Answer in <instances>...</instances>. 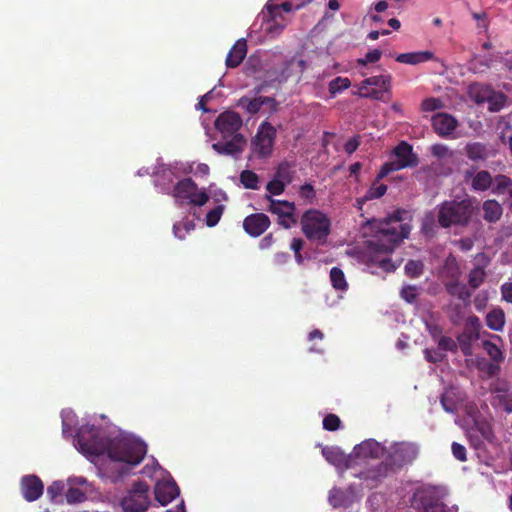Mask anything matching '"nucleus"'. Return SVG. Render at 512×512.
I'll list each match as a JSON object with an SVG mask.
<instances>
[{
	"label": "nucleus",
	"instance_id": "nucleus-6",
	"mask_svg": "<svg viewBox=\"0 0 512 512\" xmlns=\"http://www.w3.org/2000/svg\"><path fill=\"white\" fill-rule=\"evenodd\" d=\"M393 154L395 159L382 165L377 174V180L385 178L391 172L416 167L419 163L417 155L413 152V147L406 141H401L394 148Z\"/></svg>",
	"mask_w": 512,
	"mask_h": 512
},
{
	"label": "nucleus",
	"instance_id": "nucleus-9",
	"mask_svg": "<svg viewBox=\"0 0 512 512\" xmlns=\"http://www.w3.org/2000/svg\"><path fill=\"white\" fill-rule=\"evenodd\" d=\"M149 486L145 482H137L129 493L121 500L124 512H144L149 507Z\"/></svg>",
	"mask_w": 512,
	"mask_h": 512
},
{
	"label": "nucleus",
	"instance_id": "nucleus-35",
	"mask_svg": "<svg viewBox=\"0 0 512 512\" xmlns=\"http://www.w3.org/2000/svg\"><path fill=\"white\" fill-rule=\"evenodd\" d=\"M392 77L389 74L371 76L364 79V84L369 86H375L383 91H389L391 87Z\"/></svg>",
	"mask_w": 512,
	"mask_h": 512
},
{
	"label": "nucleus",
	"instance_id": "nucleus-1",
	"mask_svg": "<svg viewBox=\"0 0 512 512\" xmlns=\"http://www.w3.org/2000/svg\"><path fill=\"white\" fill-rule=\"evenodd\" d=\"M404 213L402 210H396L384 218L379 225L378 239L369 241V251L374 254L372 261L386 272L396 269L388 255L398 243L408 237L411 230L407 223H403Z\"/></svg>",
	"mask_w": 512,
	"mask_h": 512
},
{
	"label": "nucleus",
	"instance_id": "nucleus-15",
	"mask_svg": "<svg viewBox=\"0 0 512 512\" xmlns=\"http://www.w3.org/2000/svg\"><path fill=\"white\" fill-rule=\"evenodd\" d=\"M20 489L24 499L33 502L42 496L44 485L38 476L26 475L21 479Z\"/></svg>",
	"mask_w": 512,
	"mask_h": 512
},
{
	"label": "nucleus",
	"instance_id": "nucleus-40",
	"mask_svg": "<svg viewBox=\"0 0 512 512\" xmlns=\"http://www.w3.org/2000/svg\"><path fill=\"white\" fill-rule=\"evenodd\" d=\"M351 85V82L346 77H336L329 83V93L332 97H334L337 93H340L346 89H348Z\"/></svg>",
	"mask_w": 512,
	"mask_h": 512
},
{
	"label": "nucleus",
	"instance_id": "nucleus-8",
	"mask_svg": "<svg viewBox=\"0 0 512 512\" xmlns=\"http://www.w3.org/2000/svg\"><path fill=\"white\" fill-rule=\"evenodd\" d=\"M417 455L416 445L407 442L396 443L390 447L385 462L389 464L391 471L395 472L415 460Z\"/></svg>",
	"mask_w": 512,
	"mask_h": 512
},
{
	"label": "nucleus",
	"instance_id": "nucleus-48",
	"mask_svg": "<svg viewBox=\"0 0 512 512\" xmlns=\"http://www.w3.org/2000/svg\"><path fill=\"white\" fill-rule=\"evenodd\" d=\"M223 212V205H218L212 210H210L206 215V225L208 227H214L220 221Z\"/></svg>",
	"mask_w": 512,
	"mask_h": 512
},
{
	"label": "nucleus",
	"instance_id": "nucleus-47",
	"mask_svg": "<svg viewBox=\"0 0 512 512\" xmlns=\"http://www.w3.org/2000/svg\"><path fill=\"white\" fill-rule=\"evenodd\" d=\"M483 347L493 361L501 362L503 360L502 351L496 344L486 340L483 342Z\"/></svg>",
	"mask_w": 512,
	"mask_h": 512
},
{
	"label": "nucleus",
	"instance_id": "nucleus-60",
	"mask_svg": "<svg viewBox=\"0 0 512 512\" xmlns=\"http://www.w3.org/2000/svg\"><path fill=\"white\" fill-rule=\"evenodd\" d=\"M401 297L408 303L415 302L417 298V289L415 286H404L400 292Z\"/></svg>",
	"mask_w": 512,
	"mask_h": 512
},
{
	"label": "nucleus",
	"instance_id": "nucleus-39",
	"mask_svg": "<svg viewBox=\"0 0 512 512\" xmlns=\"http://www.w3.org/2000/svg\"><path fill=\"white\" fill-rule=\"evenodd\" d=\"M485 276H486V273L482 267H480V266L475 267L474 269H472L470 271V273L468 275L469 286L472 289L479 288L482 285V283L484 282Z\"/></svg>",
	"mask_w": 512,
	"mask_h": 512
},
{
	"label": "nucleus",
	"instance_id": "nucleus-5",
	"mask_svg": "<svg viewBox=\"0 0 512 512\" xmlns=\"http://www.w3.org/2000/svg\"><path fill=\"white\" fill-rule=\"evenodd\" d=\"M75 440L84 454L100 456L105 452L108 453L109 444L94 425H82L77 431Z\"/></svg>",
	"mask_w": 512,
	"mask_h": 512
},
{
	"label": "nucleus",
	"instance_id": "nucleus-43",
	"mask_svg": "<svg viewBox=\"0 0 512 512\" xmlns=\"http://www.w3.org/2000/svg\"><path fill=\"white\" fill-rule=\"evenodd\" d=\"M443 276L449 278L448 281H457L460 276V269L455 259H447L444 269Z\"/></svg>",
	"mask_w": 512,
	"mask_h": 512
},
{
	"label": "nucleus",
	"instance_id": "nucleus-29",
	"mask_svg": "<svg viewBox=\"0 0 512 512\" xmlns=\"http://www.w3.org/2000/svg\"><path fill=\"white\" fill-rule=\"evenodd\" d=\"M352 502V495L349 492L337 488H334L330 491L329 503L334 508H346L349 507L352 504Z\"/></svg>",
	"mask_w": 512,
	"mask_h": 512
},
{
	"label": "nucleus",
	"instance_id": "nucleus-55",
	"mask_svg": "<svg viewBox=\"0 0 512 512\" xmlns=\"http://www.w3.org/2000/svg\"><path fill=\"white\" fill-rule=\"evenodd\" d=\"M449 318L450 321L455 325L459 324L463 320L464 313L462 306L460 304H454L449 306Z\"/></svg>",
	"mask_w": 512,
	"mask_h": 512
},
{
	"label": "nucleus",
	"instance_id": "nucleus-25",
	"mask_svg": "<svg viewBox=\"0 0 512 512\" xmlns=\"http://www.w3.org/2000/svg\"><path fill=\"white\" fill-rule=\"evenodd\" d=\"M494 89L484 83H474L469 86L468 95L476 104H483L489 100V96Z\"/></svg>",
	"mask_w": 512,
	"mask_h": 512
},
{
	"label": "nucleus",
	"instance_id": "nucleus-26",
	"mask_svg": "<svg viewBox=\"0 0 512 512\" xmlns=\"http://www.w3.org/2000/svg\"><path fill=\"white\" fill-rule=\"evenodd\" d=\"M483 219L488 223H495L500 220L503 208L495 199H488L482 204Z\"/></svg>",
	"mask_w": 512,
	"mask_h": 512
},
{
	"label": "nucleus",
	"instance_id": "nucleus-10",
	"mask_svg": "<svg viewBox=\"0 0 512 512\" xmlns=\"http://www.w3.org/2000/svg\"><path fill=\"white\" fill-rule=\"evenodd\" d=\"M276 138V129L267 121L263 122L251 141L253 152L260 158L271 155Z\"/></svg>",
	"mask_w": 512,
	"mask_h": 512
},
{
	"label": "nucleus",
	"instance_id": "nucleus-49",
	"mask_svg": "<svg viewBox=\"0 0 512 512\" xmlns=\"http://www.w3.org/2000/svg\"><path fill=\"white\" fill-rule=\"evenodd\" d=\"M369 85L364 84V80L360 83L358 96L362 98H371L379 100L381 98V91L377 89H369Z\"/></svg>",
	"mask_w": 512,
	"mask_h": 512
},
{
	"label": "nucleus",
	"instance_id": "nucleus-3",
	"mask_svg": "<svg viewBox=\"0 0 512 512\" xmlns=\"http://www.w3.org/2000/svg\"><path fill=\"white\" fill-rule=\"evenodd\" d=\"M300 225L304 236L319 245L325 244L331 233V220L317 209L306 210L301 216Z\"/></svg>",
	"mask_w": 512,
	"mask_h": 512
},
{
	"label": "nucleus",
	"instance_id": "nucleus-19",
	"mask_svg": "<svg viewBox=\"0 0 512 512\" xmlns=\"http://www.w3.org/2000/svg\"><path fill=\"white\" fill-rule=\"evenodd\" d=\"M155 499L163 506L172 502L179 495V488L174 481H158L154 488Z\"/></svg>",
	"mask_w": 512,
	"mask_h": 512
},
{
	"label": "nucleus",
	"instance_id": "nucleus-34",
	"mask_svg": "<svg viewBox=\"0 0 512 512\" xmlns=\"http://www.w3.org/2000/svg\"><path fill=\"white\" fill-rule=\"evenodd\" d=\"M507 96L500 91L493 90L489 96L488 110L491 112H499L506 104Z\"/></svg>",
	"mask_w": 512,
	"mask_h": 512
},
{
	"label": "nucleus",
	"instance_id": "nucleus-38",
	"mask_svg": "<svg viewBox=\"0 0 512 512\" xmlns=\"http://www.w3.org/2000/svg\"><path fill=\"white\" fill-rule=\"evenodd\" d=\"M240 183L246 189H259V176L252 170H243L240 173Z\"/></svg>",
	"mask_w": 512,
	"mask_h": 512
},
{
	"label": "nucleus",
	"instance_id": "nucleus-20",
	"mask_svg": "<svg viewBox=\"0 0 512 512\" xmlns=\"http://www.w3.org/2000/svg\"><path fill=\"white\" fill-rule=\"evenodd\" d=\"M246 140L242 134L234 135L231 140L212 144L213 150L218 154L236 156L242 153Z\"/></svg>",
	"mask_w": 512,
	"mask_h": 512
},
{
	"label": "nucleus",
	"instance_id": "nucleus-50",
	"mask_svg": "<svg viewBox=\"0 0 512 512\" xmlns=\"http://www.w3.org/2000/svg\"><path fill=\"white\" fill-rule=\"evenodd\" d=\"M475 426L477 431L481 434V436L487 440L488 442H491L494 438V433L491 425L485 421H477L475 422Z\"/></svg>",
	"mask_w": 512,
	"mask_h": 512
},
{
	"label": "nucleus",
	"instance_id": "nucleus-59",
	"mask_svg": "<svg viewBox=\"0 0 512 512\" xmlns=\"http://www.w3.org/2000/svg\"><path fill=\"white\" fill-rule=\"evenodd\" d=\"M422 110L425 112H432L442 108V102L438 98H427L421 104Z\"/></svg>",
	"mask_w": 512,
	"mask_h": 512
},
{
	"label": "nucleus",
	"instance_id": "nucleus-57",
	"mask_svg": "<svg viewBox=\"0 0 512 512\" xmlns=\"http://www.w3.org/2000/svg\"><path fill=\"white\" fill-rule=\"evenodd\" d=\"M299 195L304 200L308 201L309 203H312L316 197V191L310 183H305L302 186H300Z\"/></svg>",
	"mask_w": 512,
	"mask_h": 512
},
{
	"label": "nucleus",
	"instance_id": "nucleus-17",
	"mask_svg": "<svg viewBox=\"0 0 512 512\" xmlns=\"http://www.w3.org/2000/svg\"><path fill=\"white\" fill-rule=\"evenodd\" d=\"M464 179L466 182L470 180V188L475 192H484L491 188L493 177L487 170L475 172L473 169L465 171Z\"/></svg>",
	"mask_w": 512,
	"mask_h": 512
},
{
	"label": "nucleus",
	"instance_id": "nucleus-22",
	"mask_svg": "<svg viewBox=\"0 0 512 512\" xmlns=\"http://www.w3.org/2000/svg\"><path fill=\"white\" fill-rule=\"evenodd\" d=\"M247 54V42L244 38L239 39L235 42V44L231 47L230 51L227 54L225 64L228 68H236L238 67Z\"/></svg>",
	"mask_w": 512,
	"mask_h": 512
},
{
	"label": "nucleus",
	"instance_id": "nucleus-46",
	"mask_svg": "<svg viewBox=\"0 0 512 512\" xmlns=\"http://www.w3.org/2000/svg\"><path fill=\"white\" fill-rule=\"evenodd\" d=\"M66 501L69 504L81 503L86 500L85 492L76 487H69L65 492Z\"/></svg>",
	"mask_w": 512,
	"mask_h": 512
},
{
	"label": "nucleus",
	"instance_id": "nucleus-28",
	"mask_svg": "<svg viewBox=\"0 0 512 512\" xmlns=\"http://www.w3.org/2000/svg\"><path fill=\"white\" fill-rule=\"evenodd\" d=\"M465 153L474 162L485 161L489 157L487 146L480 142L468 143L465 147Z\"/></svg>",
	"mask_w": 512,
	"mask_h": 512
},
{
	"label": "nucleus",
	"instance_id": "nucleus-30",
	"mask_svg": "<svg viewBox=\"0 0 512 512\" xmlns=\"http://www.w3.org/2000/svg\"><path fill=\"white\" fill-rule=\"evenodd\" d=\"M269 102H274V99L270 98V97L260 96V97L254 98V99H250L248 97H242L239 100V104L241 106H243L249 114H252V115L258 113L259 110L261 109V107L265 103H269Z\"/></svg>",
	"mask_w": 512,
	"mask_h": 512
},
{
	"label": "nucleus",
	"instance_id": "nucleus-36",
	"mask_svg": "<svg viewBox=\"0 0 512 512\" xmlns=\"http://www.w3.org/2000/svg\"><path fill=\"white\" fill-rule=\"evenodd\" d=\"M512 185V180L509 176L498 174L493 178L491 191L493 194H504L505 191Z\"/></svg>",
	"mask_w": 512,
	"mask_h": 512
},
{
	"label": "nucleus",
	"instance_id": "nucleus-24",
	"mask_svg": "<svg viewBox=\"0 0 512 512\" xmlns=\"http://www.w3.org/2000/svg\"><path fill=\"white\" fill-rule=\"evenodd\" d=\"M435 59V55L431 51H416L401 53L396 57V61L408 65H417Z\"/></svg>",
	"mask_w": 512,
	"mask_h": 512
},
{
	"label": "nucleus",
	"instance_id": "nucleus-14",
	"mask_svg": "<svg viewBox=\"0 0 512 512\" xmlns=\"http://www.w3.org/2000/svg\"><path fill=\"white\" fill-rule=\"evenodd\" d=\"M354 455L358 459H379L386 453L383 445L374 439H367L354 447Z\"/></svg>",
	"mask_w": 512,
	"mask_h": 512
},
{
	"label": "nucleus",
	"instance_id": "nucleus-61",
	"mask_svg": "<svg viewBox=\"0 0 512 512\" xmlns=\"http://www.w3.org/2000/svg\"><path fill=\"white\" fill-rule=\"evenodd\" d=\"M381 56H382L381 50H379V49L371 50L365 55V58L358 59V64L366 65L367 63H375L380 60Z\"/></svg>",
	"mask_w": 512,
	"mask_h": 512
},
{
	"label": "nucleus",
	"instance_id": "nucleus-4",
	"mask_svg": "<svg viewBox=\"0 0 512 512\" xmlns=\"http://www.w3.org/2000/svg\"><path fill=\"white\" fill-rule=\"evenodd\" d=\"M147 453L144 442L134 438L117 439L109 443L108 456L114 461L136 466Z\"/></svg>",
	"mask_w": 512,
	"mask_h": 512
},
{
	"label": "nucleus",
	"instance_id": "nucleus-23",
	"mask_svg": "<svg viewBox=\"0 0 512 512\" xmlns=\"http://www.w3.org/2000/svg\"><path fill=\"white\" fill-rule=\"evenodd\" d=\"M322 455L327 460V462H329L336 468L347 469L350 466L349 458L338 447H333V446L324 447L322 449Z\"/></svg>",
	"mask_w": 512,
	"mask_h": 512
},
{
	"label": "nucleus",
	"instance_id": "nucleus-21",
	"mask_svg": "<svg viewBox=\"0 0 512 512\" xmlns=\"http://www.w3.org/2000/svg\"><path fill=\"white\" fill-rule=\"evenodd\" d=\"M294 6L291 2L285 1L280 5H268L267 9L269 15L272 18V24L267 28L270 32L281 31L285 26L286 22L282 18L281 11L289 13L293 10Z\"/></svg>",
	"mask_w": 512,
	"mask_h": 512
},
{
	"label": "nucleus",
	"instance_id": "nucleus-32",
	"mask_svg": "<svg viewBox=\"0 0 512 512\" xmlns=\"http://www.w3.org/2000/svg\"><path fill=\"white\" fill-rule=\"evenodd\" d=\"M380 180L375 179L374 183L371 187L366 191L365 195L362 198L357 199L359 204H363L367 201L381 198L387 192V185L379 184Z\"/></svg>",
	"mask_w": 512,
	"mask_h": 512
},
{
	"label": "nucleus",
	"instance_id": "nucleus-13",
	"mask_svg": "<svg viewBox=\"0 0 512 512\" xmlns=\"http://www.w3.org/2000/svg\"><path fill=\"white\" fill-rule=\"evenodd\" d=\"M241 116L234 111H224L215 120V128L222 134L223 138L238 135L242 127Z\"/></svg>",
	"mask_w": 512,
	"mask_h": 512
},
{
	"label": "nucleus",
	"instance_id": "nucleus-37",
	"mask_svg": "<svg viewBox=\"0 0 512 512\" xmlns=\"http://www.w3.org/2000/svg\"><path fill=\"white\" fill-rule=\"evenodd\" d=\"M421 504L424 512H446V506L436 497L422 496Z\"/></svg>",
	"mask_w": 512,
	"mask_h": 512
},
{
	"label": "nucleus",
	"instance_id": "nucleus-2",
	"mask_svg": "<svg viewBox=\"0 0 512 512\" xmlns=\"http://www.w3.org/2000/svg\"><path fill=\"white\" fill-rule=\"evenodd\" d=\"M472 198L462 200H446L437 206V221L442 228L467 226L474 214Z\"/></svg>",
	"mask_w": 512,
	"mask_h": 512
},
{
	"label": "nucleus",
	"instance_id": "nucleus-7",
	"mask_svg": "<svg viewBox=\"0 0 512 512\" xmlns=\"http://www.w3.org/2000/svg\"><path fill=\"white\" fill-rule=\"evenodd\" d=\"M172 196L176 203H188L194 206H203L209 200L206 191H199L197 184L191 178H184L176 183Z\"/></svg>",
	"mask_w": 512,
	"mask_h": 512
},
{
	"label": "nucleus",
	"instance_id": "nucleus-53",
	"mask_svg": "<svg viewBox=\"0 0 512 512\" xmlns=\"http://www.w3.org/2000/svg\"><path fill=\"white\" fill-rule=\"evenodd\" d=\"M438 348L442 351H450V352H456L457 351V343L448 336H441L437 340Z\"/></svg>",
	"mask_w": 512,
	"mask_h": 512
},
{
	"label": "nucleus",
	"instance_id": "nucleus-51",
	"mask_svg": "<svg viewBox=\"0 0 512 512\" xmlns=\"http://www.w3.org/2000/svg\"><path fill=\"white\" fill-rule=\"evenodd\" d=\"M341 420L335 414H328L323 419V428L327 431H336L340 428Z\"/></svg>",
	"mask_w": 512,
	"mask_h": 512
},
{
	"label": "nucleus",
	"instance_id": "nucleus-33",
	"mask_svg": "<svg viewBox=\"0 0 512 512\" xmlns=\"http://www.w3.org/2000/svg\"><path fill=\"white\" fill-rule=\"evenodd\" d=\"M330 281L334 289L345 292L348 289L344 272L339 267H333L330 270Z\"/></svg>",
	"mask_w": 512,
	"mask_h": 512
},
{
	"label": "nucleus",
	"instance_id": "nucleus-62",
	"mask_svg": "<svg viewBox=\"0 0 512 512\" xmlns=\"http://www.w3.org/2000/svg\"><path fill=\"white\" fill-rule=\"evenodd\" d=\"M451 449L453 456L457 460L461 462H465L467 460L466 448L462 444L458 442H453L451 445Z\"/></svg>",
	"mask_w": 512,
	"mask_h": 512
},
{
	"label": "nucleus",
	"instance_id": "nucleus-31",
	"mask_svg": "<svg viewBox=\"0 0 512 512\" xmlns=\"http://www.w3.org/2000/svg\"><path fill=\"white\" fill-rule=\"evenodd\" d=\"M486 325L494 331H502L505 325V313L501 308H495L486 315Z\"/></svg>",
	"mask_w": 512,
	"mask_h": 512
},
{
	"label": "nucleus",
	"instance_id": "nucleus-64",
	"mask_svg": "<svg viewBox=\"0 0 512 512\" xmlns=\"http://www.w3.org/2000/svg\"><path fill=\"white\" fill-rule=\"evenodd\" d=\"M502 299L512 304V282H505L501 285Z\"/></svg>",
	"mask_w": 512,
	"mask_h": 512
},
{
	"label": "nucleus",
	"instance_id": "nucleus-54",
	"mask_svg": "<svg viewBox=\"0 0 512 512\" xmlns=\"http://www.w3.org/2000/svg\"><path fill=\"white\" fill-rule=\"evenodd\" d=\"M440 402L446 412L455 413L457 411V404L449 392L442 394Z\"/></svg>",
	"mask_w": 512,
	"mask_h": 512
},
{
	"label": "nucleus",
	"instance_id": "nucleus-27",
	"mask_svg": "<svg viewBox=\"0 0 512 512\" xmlns=\"http://www.w3.org/2000/svg\"><path fill=\"white\" fill-rule=\"evenodd\" d=\"M446 291L453 297H457L465 304H469L472 292L463 283L457 281H444Z\"/></svg>",
	"mask_w": 512,
	"mask_h": 512
},
{
	"label": "nucleus",
	"instance_id": "nucleus-18",
	"mask_svg": "<svg viewBox=\"0 0 512 512\" xmlns=\"http://www.w3.org/2000/svg\"><path fill=\"white\" fill-rule=\"evenodd\" d=\"M432 126L439 136L447 138L457 128L458 121L448 113H437L432 118Z\"/></svg>",
	"mask_w": 512,
	"mask_h": 512
},
{
	"label": "nucleus",
	"instance_id": "nucleus-52",
	"mask_svg": "<svg viewBox=\"0 0 512 512\" xmlns=\"http://www.w3.org/2000/svg\"><path fill=\"white\" fill-rule=\"evenodd\" d=\"M286 184L278 179H272L266 185V190L268 191V195L272 197V195H281L285 191Z\"/></svg>",
	"mask_w": 512,
	"mask_h": 512
},
{
	"label": "nucleus",
	"instance_id": "nucleus-12",
	"mask_svg": "<svg viewBox=\"0 0 512 512\" xmlns=\"http://www.w3.org/2000/svg\"><path fill=\"white\" fill-rule=\"evenodd\" d=\"M393 473L385 461L369 465L365 470L355 476L360 478L369 489L376 488L388 475Z\"/></svg>",
	"mask_w": 512,
	"mask_h": 512
},
{
	"label": "nucleus",
	"instance_id": "nucleus-42",
	"mask_svg": "<svg viewBox=\"0 0 512 512\" xmlns=\"http://www.w3.org/2000/svg\"><path fill=\"white\" fill-rule=\"evenodd\" d=\"M274 179H278L282 181L286 185L291 183L292 181V172L290 170V165L287 162H282L276 168V171L273 176Z\"/></svg>",
	"mask_w": 512,
	"mask_h": 512
},
{
	"label": "nucleus",
	"instance_id": "nucleus-58",
	"mask_svg": "<svg viewBox=\"0 0 512 512\" xmlns=\"http://www.w3.org/2000/svg\"><path fill=\"white\" fill-rule=\"evenodd\" d=\"M64 483L61 481H54L48 488L47 494L52 501H55L57 497L62 495L64 491Z\"/></svg>",
	"mask_w": 512,
	"mask_h": 512
},
{
	"label": "nucleus",
	"instance_id": "nucleus-45",
	"mask_svg": "<svg viewBox=\"0 0 512 512\" xmlns=\"http://www.w3.org/2000/svg\"><path fill=\"white\" fill-rule=\"evenodd\" d=\"M404 269L409 277L417 278L423 273L424 264L420 260H409Z\"/></svg>",
	"mask_w": 512,
	"mask_h": 512
},
{
	"label": "nucleus",
	"instance_id": "nucleus-63",
	"mask_svg": "<svg viewBox=\"0 0 512 512\" xmlns=\"http://www.w3.org/2000/svg\"><path fill=\"white\" fill-rule=\"evenodd\" d=\"M431 153L433 156L438 158H444L451 155L449 148L444 144H434L431 147Z\"/></svg>",
	"mask_w": 512,
	"mask_h": 512
},
{
	"label": "nucleus",
	"instance_id": "nucleus-44",
	"mask_svg": "<svg viewBox=\"0 0 512 512\" xmlns=\"http://www.w3.org/2000/svg\"><path fill=\"white\" fill-rule=\"evenodd\" d=\"M476 340H478V339L472 337V335L467 334L465 332H463L462 334H460L458 336L457 341H458L459 347L465 356L472 355V343Z\"/></svg>",
	"mask_w": 512,
	"mask_h": 512
},
{
	"label": "nucleus",
	"instance_id": "nucleus-56",
	"mask_svg": "<svg viewBox=\"0 0 512 512\" xmlns=\"http://www.w3.org/2000/svg\"><path fill=\"white\" fill-rule=\"evenodd\" d=\"M424 354H425V359L430 362V363H440L442 362L446 355L441 352L439 349H425L424 350Z\"/></svg>",
	"mask_w": 512,
	"mask_h": 512
},
{
	"label": "nucleus",
	"instance_id": "nucleus-16",
	"mask_svg": "<svg viewBox=\"0 0 512 512\" xmlns=\"http://www.w3.org/2000/svg\"><path fill=\"white\" fill-rule=\"evenodd\" d=\"M270 224L269 217L264 213L250 214L243 220L245 232L252 237L262 235L269 228Z\"/></svg>",
	"mask_w": 512,
	"mask_h": 512
},
{
	"label": "nucleus",
	"instance_id": "nucleus-41",
	"mask_svg": "<svg viewBox=\"0 0 512 512\" xmlns=\"http://www.w3.org/2000/svg\"><path fill=\"white\" fill-rule=\"evenodd\" d=\"M481 323L480 319L476 315H471L466 319L464 331L472 337L479 339L480 337Z\"/></svg>",
	"mask_w": 512,
	"mask_h": 512
},
{
	"label": "nucleus",
	"instance_id": "nucleus-11",
	"mask_svg": "<svg viewBox=\"0 0 512 512\" xmlns=\"http://www.w3.org/2000/svg\"><path fill=\"white\" fill-rule=\"evenodd\" d=\"M265 199L269 201V206L266 210L278 216V224L280 226L290 229L297 224L298 220L295 216L296 206L294 202L275 200L270 195H265Z\"/></svg>",
	"mask_w": 512,
	"mask_h": 512
}]
</instances>
